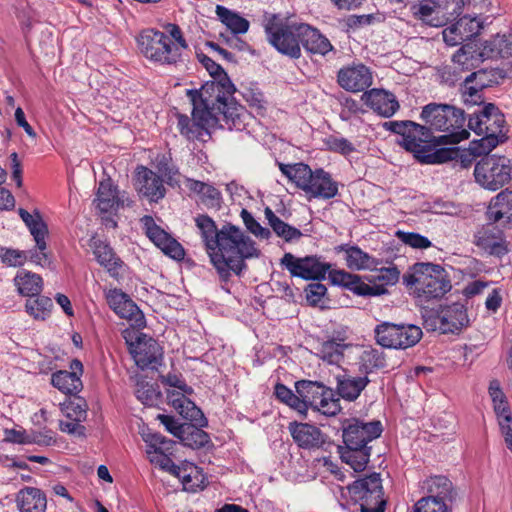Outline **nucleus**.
Segmentation results:
<instances>
[{
  "mask_svg": "<svg viewBox=\"0 0 512 512\" xmlns=\"http://www.w3.org/2000/svg\"><path fill=\"white\" fill-rule=\"evenodd\" d=\"M485 74V71L474 72L461 85L462 99L467 106L480 105L484 102L482 90L486 86L483 80Z\"/></svg>",
  "mask_w": 512,
  "mask_h": 512,
  "instance_id": "obj_33",
  "label": "nucleus"
},
{
  "mask_svg": "<svg viewBox=\"0 0 512 512\" xmlns=\"http://www.w3.org/2000/svg\"><path fill=\"white\" fill-rule=\"evenodd\" d=\"M162 383L177 390H167L168 403L182 416L183 419L194 421L200 426L207 425V419L196 404L188 398L193 393L181 375L168 373L162 378Z\"/></svg>",
  "mask_w": 512,
  "mask_h": 512,
  "instance_id": "obj_11",
  "label": "nucleus"
},
{
  "mask_svg": "<svg viewBox=\"0 0 512 512\" xmlns=\"http://www.w3.org/2000/svg\"><path fill=\"white\" fill-rule=\"evenodd\" d=\"M469 324L467 309L461 303L443 305L435 312L424 318V327L430 331H440L443 334L457 333Z\"/></svg>",
  "mask_w": 512,
  "mask_h": 512,
  "instance_id": "obj_17",
  "label": "nucleus"
},
{
  "mask_svg": "<svg viewBox=\"0 0 512 512\" xmlns=\"http://www.w3.org/2000/svg\"><path fill=\"white\" fill-rule=\"evenodd\" d=\"M468 126L476 134L483 136L480 152H489L505 138V117L492 103H488L479 113L469 118Z\"/></svg>",
  "mask_w": 512,
  "mask_h": 512,
  "instance_id": "obj_7",
  "label": "nucleus"
},
{
  "mask_svg": "<svg viewBox=\"0 0 512 512\" xmlns=\"http://www.w3.org/2000/svg\"><path fill=\"white\" fill-rule=\"evenodd\" d=\"M369 380L367 377L349 378L341 377L340 381L334 384V389L338 394L347 400H355L366 387Z\"/></svg>",
  "mask_w": 512,
  "mask_h": 512,
  "instance_id": "obj_45",
  "label": "nucleus"
},
{
  "mask_svg": "<svg viewBox=\"0 0 512 512\" xmlns=\"http://www.w3.org/2000/svg\"><path fill=\"white\" fill-rule=\"evenodd\" d=\"M105 299L110 309L120 318L131 321L137 327L144 325V314L130 296L121 289L105 290Z\"/></svg>",
  "mask_w": 512,
  "mask_h": 512,
  "instance_id": "obj_22",
  "label": "nucleus"
},
{
  "mask_svg": "<svg viewBox=\"0 0 512 512\" xmlns=\"http://www.w3.org/2000/svg\"><path fill=\"white\" fill-rule=\"evenodd\" d=\"M97 263L114 279L121 277L124 262L116 255L113 248L105 241L92 238L90 244Z\"/></svg>",
  "mask_w": 512,
  "mask_h": 512,
  "instance_id": "obj_26",
  "label": "nucleus"
},
{
  "mask_svg": "<svg viewBox=\"0 0 512 512\" xmlns=\"http://www.w3.org/2000/svg\"><path fill=\"white\" fill-rule=\"evenodd\" d=\"M351 499L361 512H385L386 500L379 473L360 478L348 487Z\"/></svg>",
  "mask_w": 512,
  "mask_h": 512,
  "instance_id": "obj_12",
  "label": "nucleus"
},
{
  "mask_svg": "<svg viewBox=\"0 0 512 512\" xmlns=\"http://www.w3.org/2000/svg\"><path fill=\"white\" fill-rule=\"evenodd\" d=\"M295 389L299 400L304 404V409H302L304 418H306L309 408L320 410L315 402L320 389V381L300 380L295 383Z\"/></svg>",
  "mask_w": 512,
  "mask_h": 512,
  "instance_id": "obj_43",
  "label": "nucleus"
},
{
  "mask_svg": "<svg viewBox=\"0 0 512 512\" xmlns=\"http://www.w3.org/2000/svg\"><path fill=\"white\" fill-rule=\"evenodd\" d=\"M274 394L277 400L287 405L294 411H296L302 418H304L303 401L299 400L298 394H295L290 388L282 383H277L274 388Z\"/></svg>",
  "mask_w": 512,
  "mask_h": 512,
  "instance_id": "obj_51",
  "label": "nucleus"
},
{
  "mask_svg": "<svg viewBox=\"0 0 512 512\" xmlns=\"http://www.w3.org/2000/svg\"><path fill=\"white\" fill-rule=\"evenodd\" d=\"M289 431L294 441L302 448L312 449L320 447V430L308 423L292 422Z\"/></svg>",
  "mask_w": 512,
  "mask_h": 512,
  "instance_id": "obj_35",
  "label": "nucleus"
},
{
  "mask_svg": "<svg viewBox=\"0 0 512 512\" xmlns=\"http://www.w3.org/2000/svg\"><path fill=\"white\" fill-rule=\"evenodd\" d=\"M384 127L398 134L399 139L397 142L405 150L414 153L418 159L424 153L426 143L431 142L433 139L430 128L409 120L385 122Z\"/></svg>",
  "mask_w": 512,
  "mask_h": 512,
  "instance_id": "obj_15",
  "label": "nucleus"
},
{
  "mask_svg": "<svg viewBox=\"0 0 512 512\" xmlns=\"http://www.w3.org/2000/svg\"><path fill=\"white\" fill-rule=\"evenodd\" d=\"M489 220L497 222L502 218H507V222L512 220V191L504 190L496 195L490 202L487 210Z\"/></svg>",
  "mask_w": 512,
  "mask_h": 512,
  "instance_id": "obj_38",
  "label": "nucleus"
},
{
  "mask_svg": "<svg viewBox=\"0 0 512 512\" xmlns=\"http://www.w3.org/2000/svg\"><path fill=\"white\" fill-rule=\"evenodd\" d=\"M129 351L137 367L142 370H154L162 364V347L155 339L145 334L138 336L135 343H130Z\"/></svg>",
  "mask_w": 512,
  "mask_h": 512,
  "instance_id": "obj_19",
  "label": "nucleus"
},
{
  "mask_svg": "<svg viewBox=\"0 0 512 512\" xmlns=\"http://www.w3.org/2000/svg\"><path fill=\"white\" fill-rule=\"evenodd\" d=\"M0 259L7 266L20 267L27 261V255L26 251L0 247Z\"/></svg>",
  "mask_w": 512,
  "mask_h": 512,
  "instance_id": "obj_54",
  "label": "nucleus"
},
{
  "mask_svg": "<svg viewBox=\"0 0 512 512\" xmlns=\"http://www.w3.org/2000/svg\"><path fill=\"white\" fill-rule=\"evenodd\" d=\"M136 42L141 54L153 63L159 65L179 63L177 48L172 47V40L162 31L153 28L142 30Z\"/></svg>",
  "mask_w": 512,
  "mask_h": 512,
  "instance_id": "obj_9",
  "label": "nucleus"
},
{
  "mask_svg": "<svg viewBox=\"0 0 512 512\" xmlns=\"http://www.w3.org/2000/svg\"><path fill=\"white\" fill-rule=\"evenodd\" d=\"M425 488L429 498L435 501H442L445 504L451 502L455 497L452 482L445 476L430 477L425 481Z\"/></svg>",
  "mask_w": 512,
  "mask_h": 512,
  "instance_id": "obj_36",
  "label": "nucleus"
},
{
  "mask_svg": "<svg viewBox=\"0 0 512 512\" xmlns=\"http://www.w3.org/2000/svg\"><path fill=\"white\" fill-rule=\"evenodd\" d=\"M359 359L361 367L366 373H371L386 366L384 353L376 348L367 347L362 351Z\"/></svg>",
  "mask_w": 512,
  "mask_h": 512,
  "instance_id": "obj_50",
  "label": "nucleus"
},
{
  "mask_svg": "<svg viewBox=\"0 0 512 512\" xmlns=\"http://www.w3.org/2000/svg\"><path fill=\"white\" fill-rule=\"evenodd\" d=\"M474 176L482 187L495 191L511 179L510 160L505 156L487 154L475 165Z\"/></svg>",
  "mask_w": 512,
  "mask_h": 512,
  "instance_id": "obj_13",
  "label": "nucleus"
},
{
  "mask_svg": "<svg viewBox=\"0 0 512 512\" xmlns=\"http://www.w3.org/2000/svg\"><path fill=\"white\" fill-rule=\"evenodd\" d=\"M70 368L72 371L60 370L54 372L51 376L52 385L69 396L78 394L83 387L80 379L83 371L81 361L77 359L72 360Z\"/></svg>",
  "mask_w": 512,
  "mask_h": 512,
  "instance_id": "obj_27",
  "label": "nucleus"
},
{
  "mask_svg": "<svg viewBox=\"0 0 512 512\" xmlns=\"http://www.w3.org/2000/svg\"><path fill=\"white\" fill-rule=\"evenodd\" d=\"M374 334L376 343L384 348L407 349L420 341L422 330L412 324L383 322L375 327Z\"/></svg>",
  "mask_w": 512,
  "mask_h": 512,
  "instance_id": "obj_14",
  "label": "nucleus"
},
{
  "mask_svg": "<svg viewBox=\"0 0 512 512\" xmlns=\"http://www.w3.org/2000/svg\"><path fill=\"white\" fill-rule=\"evenodd\" d=\"M173 455L174 454H158L155 456H149L147 458L152 465L159 467L161 470L174 476L177 472V469L179 468V465H176L173 462Z\"/></svg>",
  "mask_w": 512,
  "mask_h": 512,
  "instance_id": "obj_58",
  "label": "nucleus"
},
{
  "mask_svg": "<svg viewBox=\"0 0 512 512\" xmlns=\"http://www.w3.org/2000/svg\"><path fill=\"white\" fill-rule=\"evenodd\" d=\"M14 284L20 295L28 298L38 296L43 288V280L40 275L21 269L14 278Z\"/></svg>",
  "mask_w": 512,
  "mask_h": 512,
  "instance_id": "obj_37",
  "label": "nucleus"
},
{
  "mask_svg": "<svg viewBox=\"0 0 512 512\" xmlns=\"http://www.w3.org/2000/svg\"><path fill=\"white\" fill-rule=\"evenodd\" d=\"M280 170L305 192L308 199L320 196V169L312 171L307 164L296 163L293 165L280 164Z\"/></svg>",
  "mask_w": 512,
  "mask_h": 512,
  "instance_id": "obj_20",
  "label": "nucleus"
},
{
  "mask_svg": "<svg viewBox=\"0 0 512 512\" xmlns=\"http://www.w3.org/2000/svg\"><path fill=\"white\" fill-rule=\"evenodd\" d=\"M264 214L273 232L286 242H292L302 236V232L298 228L281 220L270 207L265 208Z\"/></svg>",
  "mask_w": 512,
  "mask_h": 512,
  "instance_id": "obj_42",
  "label": "nucleus"
},
{
  "mask_svg": "<svg viewBox=\"0 0 512 512\" xmlns=\"http://www.w3.org/2000/svg\"><path fill=\"white\" fill-rule=\"evenodd\" d=\"M346 331L341 330L322 343V389L326 388L332 393L334 384L346 377V370L341 366L344 360Z\"/></svg>",
  "mask_w": 512,
  "mask_h": 512,
  "instance_id": "obj_8",
  "label": "nucleus"
},
{
  "mask_svg": "<svg viewBox=\"0 0 512 512\" xmlns=\"http://www.w3.org/2000/svg\"><path fill=\"white\" fill-rule=\"evenodd\" d=\"M197 58L213 78L199 89H187L192 104L191 118L177 115V128L188 140H201L210 129L241 131L245 128L247 112L233 97L236 88L224 69L204 53Z\"/></svg>",
  "mask_w": 512,
  "mask_h": 512,
  "instance_id": "obj_1",
  "label": "nucleus"
},
{
  "mask_svg": "<svg viewBox=\"0 0 512 512\" xmlns=\"http://www.w3.org/2000/svg\"><path fill=\"white\" fill-rule=\"evenodd\" d=\"M421 120L432 130L448 132L437 139L439 144H457L466 140L470 132L464 129V111L449 104L429 103L422 108Z\"/></svg>",
  "mask_w": 512,
  "mask_h": 512,
  "instance_id": "obj_5",
  "label": "nucleus"
},
{
  "mask_svg": "<svg viewBox=\"0 0 512 512\" xmlns=\"http://www.w3.org/2000/svg\"><path fill=\"white\" fill-rule=\"evenodd\" d=\"M192 424L185 426V433L180 436V440L186 445L193 449L201 448L206 446L210 442L209 435L200 429V425L194 421H190Z\"/></svg>",
  "mask_w": 512,
  "mask_h": 512,
  "instance_id": "obj_49",
  "label": "nucleus"
},
{
  "mask_svg": "<svg viewBox=\"0 0 512 512\" xmlns=\"http://www.w3.org/2000/svg\"><path fill=\"white\" fill-rule=\"evenodd\" d=\"M324 143L329 150L339 152L344 155H348L354 151L353 145L345 138L329 136L325 139Z\"/></svg>",
  "mask_w": 512,
  "mask_h": 512,
  "instance_id": "obj_60",
  "label": "nucleus"
},
{
  "mask_svg": "<svg viewBox=\"0 0 512 512\" xmlns=\"http://www.w3.org/2000/svg\"><path fill=\"white\" fill-rule=\"evenodd\" d=\"M461 25L462 19L456 24L443 30V40L447 45L456 46L464 39L462 33L460 32Z\"/></svg>",
  "mask_w": 512,
  "mask_h": 512,
  "instance_id": "obj_64",
  "label": "nucleus"
},
{
  "mask_svg": "<svg viewBox=\"0 0 512 512\" xmlns=\"http://www.w3.org/2000/svg\"><path fill=\"white\" fill-rule=\"evenodd\" d=\"M413 512H448V510L447 504L442 501L421 498L415 503Z\"/></svg>",
  "mask_w": 512,
  "mask_h": 512,
  "instance_id": "obj_59",
  "label": "nucleus"
},
{
  "mask_svg": "<svg viewBox=\"0 0 512 512\" xmlns=\"http://www.w3.org/2000/svg\"><path fill=\"white\" fill-rule=\"evenodd\" d=\"M141 222L145 229L148 238L159 248L161 251L170 258L181 261L185 257V251L182 245L175 240L170 234L158 226L153 217L145 215Z\"/></svg>",
  "mask_w": 512,
  "mask_h": 512,
  "instance_id": "obj_21",
  "label": "nucleus"
},
{
  "mask_svg": "<svg viewBox=\"0 0 512 512\" xmlns=\"http://www.w3.org/2000/svg\"><path fill=\"white\" fill-rule=\"evenodd\" d=\"M95 201L102 213L110 212L118 206L117 189L110 179L99 183Z\"/></svg>",
  "mask_w": 512,
  "mask_h": 512,
  "instance_id": "obj_44",
  "label": "nucleus"
},
{
  "mask_svg": "<svg viewBox=\"0 0 512 512\" xmlns=\"http://www.w3.org/2000/svg\"><path fill=\"white\" fill-rule=\"evenodd\" d=\"M328 279L333 285L349 289L358 296H373L379 294L374 287L363 282L359 275L351 274L344 270L329 271Z\"/></svg>",
  "mask_w": 512,
  "mask_h": 512,
  "instance_id": "obj_29",
  "label": "nucleus"
},
{
  "mask_svg": "<svg viewBox=\"0 0 512 512\" xmlns=\"http://www.w3.org/2000/svg\"><path fill=\"white\" fill-rule=\"evenodd\" d=\"M396 235L402 243L415 249H427L432 246L427 237L418 233L398 231Z\"/></svg>",
  "mask_w": 512,
  "mask_h": 512,
  "instance_id": "obj_55",
  "label": "nucleus"
},
{
  "mask_svg": "<svg viewBox=\"0 0 512 512\" xmlns=\"http://www.w3.org/2000/svg\"><path fill=\"white\" fill-rule=\"evenodd\" d=\"M460 156L459 147L438 148L431 152H426L420 156V161L427 164H441L452 160H458Z\"/></svg>",
  "mask_w": 512,
  "mask_h": 512,
  "instance_id": "obj_52",
  "label": "nucleus"
},
{
  "mask_svg": "<svg viewBox=\"0 0 512 512\" xmlns=\"http://www.w3.org/2000/svg\"><path fill=\"white\" fill-rule=\"evenodd\" d=\"M185 186L190 192L199 196L200 202L206 208L220 209L222 194L215 186L192 178H186Z\"/></svg>",
  "mask_w": 512,
  "mask_h": 512,
  "instance_id": "obj_32",
  "label": "nucleus"
},
{
  "mask_svg": "<svg viewBox=\"0 0 512 512\" xmlns=\"http://www.w3.org/2000/svg\"><path fill=\"white\" fill-rule=\"evenodd\" d=\"M218 19L234 35L244 34L249 29V21L242 17L238 12L233 11L223 5H217L215 9Z\"/></svg>",
  "mask_w": 512,
  "mask_h": 512,
  "instance_id": "obj_40",
  "label": "nucleus"
},
{
  "mask_svg": "<svg viewBox=\"0 0 512 512\" xmlns=\"http://www.w3.org/2000/svg\"><path fill=\"white\" fill-rule=\"evenodd\" d=\"M52 308L53 302L51 298L40 294L35 296V298L27 299L25 304L26 312L35 320H46L50 316Z\"/></svg>",
  "mask_w": 512,
  "mask_h": 512,
  "instance_id": "obj_48",
  "label": "nucleus"
},
{
  "mask_svg": "<svg viewBox=\"0 0 512 512\" xmlns=\"http://www.w3.org/2000/svg\"><path fill=\"white\" fill-rule=\"evenodd\" d=\"M364 103L374 112L383 116L391 117L399 109L396 97L383 89H371L362 95Z\"/></svg>",
  "mask_w": 512,
  "mask_h": 512,
  "instance_id": "obj_28",
  "label": "nucleus"
},
{
  "mask_svg": "<svg viewBox=\"0 0 512 512\" xmlns=\"http://www.w3.org/2000/svg\"><path fill=\"white\" fill-rule=\"evenodd\" d=\"M281 265L293 277L304 280H320V259L316 256L297 258L291 253H285L281 258Z\"/></svg>",
  "mask_w": 512,
  "mask_h": 512,
  "instance_id": "obj_25",
  "label": "nucleus"
},
{
  "mask_svg": "<svg viewBox=\"0 0 512 512\" xmlns=\"http://www.w3.org/2000/svg\"><path fill=\"white\" fill-rule=\"evenodd\" d=\"M339 250L345 252L346 265L352 270L373 269L377 265V260L358 246L341 245Z\"/></svg>",
  "mask_w": 512,
  "mask_h": 512,
  "instance_id": "obj_39",
  "label": "nucleus"
},
{
  "mask_svg": "<svg viewBox=\"0 0 512 512\" xmlns=\"http://www.w3.org/2000/svg\"><path fill=\"white\" fill-rule=\"evenodd\" d=\"M482 60L501 59L502 66L495 68L501 78H512V34H497L484 41L479 49Z\"/></svg>",
  "mask_w": 512,
  "mask_h": 512,
  "instance_id": "obj_18",
  "label": "nucleus"
},
{
  "mask_svg": "<svg viewBox=\"0 0 512 512\" xmlns=\"http://www.w3.org/2000/svg\"><path fill=\"white\" fill-rule=\"evenodd\" d=\"M215 250L210 252V260L222 281L230 279L231 272L241 276L247 269L246 260L258 258L260 250L256 243L241 228L227 223L220 228Z\"/></svg>",
  "mask_w": 512,
  "mask_h": 512,
  "instance_id": "obj_2",
  "label": "nucleus"
},
{
  "mask_svg": "<svg viewBox=\"0 0 512 512\" xmlns=\"http://www.w3.org/2000/svg\"><path fill=\"white\" fill-rule=\"evenodd\" d=\"M18 214L35 241V247L26 251L27 260L42 267L49 266L51 260L47 252L46 241L49 231L40 212L35 210L34 213L31 214L27 210L19 208Z\"/></svg>",
  "mask_w": 512,
  "mask_h": 512,
  "instance_id": "obj_16",
  "label": "nucleus"
},
{
  "mask_svg": "<svg viewBox=\"0 0 512 512\" xmlns=\"http://www.w3.org/2000/svg\"><path fill=\"white\" fill-rule=\"evenodd\" d=\"M240 217L246 227V229L259 239L268 240L272 233L271 231L263 227L247 209H242Z\"/></svg>",
  "mask_w": 512,
  "mask_h": 512,
  "instance_id": "obj_53",
  "label": "nucleus"
},
{
  "mask_svg": "<svg viewBox=\"0 0 512 512\" xmlns=\"http://www.w3.org/2000/svg\"><path fill=\"white\" fill-rule=\"evenodd\" d=\"M142 438L146 443L147 457L158 454H174L175 441L166 439L159 433L143 434Z\"/></svg>",
  "mask_w": 512,
  "mask_h": 512,
  "instance_id": "obj_46",
  "label": "nucleus"
},
{
  "mask_svg": "<svg viewBox=\"0 0 512 512\" xmlns=\"http://www.w3.org/2000/svg\"><path fill=\"white\" fill-rule=\"evenodd\" d=\"M82 422L83 421L70 420V419H68L66 421L60 420L59 421V429H60V431L70 434V435H74V436H78V437H85L86 428H85V426H83L81 424Z\"/></svg>",
  "mask_w": 512,
  "mask_h": 512,
  "instance_id": "obj_63",
  "label": "nucleus"
},
{
  "mask_svg": "<svg viewBox=\"0 0 512 512\" xmlns=\"http://www.w3.org/2000/svg\"><path fill=\"white\" fill-rule=\"evenodd\" d=\"M166 30L167 33L169 34V38L175 41V43L172 42V47L177 48L179 54V62H182L183 52L188 49V43L185 40L183 33L177 24L169 23L166 26Z\"/></svg>",
  "mask_w": 512,
  "mask_h": 512,
  "instance_id": "obj_56",
  "label": "nucleus"
},
{
  "mask_svg": "<svg viewBox=\"0 0 512 512\" xmlns=\"http://www.w3.org/2000/svg\"><path fill=\"white\" fill-rule=\"evenodd\" d=\"M20 512H46L45 493L36 487H24L18 491L15 499Z\"/></svg>",
  "mask_w": 512,
  "mask_h": 512,
  "instance_id": "obj_31",
  "label": "nucleus"
},
{
  "mask_svg": "<svg viewBox=\"0 0 512 512\" xmlns=\"http://www.w3.org/2000/svg\"><path fill=\"white\" fill-rule=\"evenodd\" d=\"M403 281L418 298L425 300L441 298L451 289L444 268L429 262L415 263L404 274Z\"/></svg>",
  "mask_w": 512,
  "mask_h": 512,
  "instance_id": "obj_6",
  "label": "nucleus"
},
{
  "mask_svg": "<svg viewBox=\"0 0 512 512\" xmlns=\"http://www.w3.org/2000/svg\"><path fill=\"white\" fill-rule=\"evenodd\" d=\"M195 224L200 231L201 238L205 244L208 255L215 250L219 239L220 229H217L215 221L206 214L198 215Z\"/></svg>",
  "mask_w": 512,
  "mask_h": 512,
  "instance_id": "obj_41",
  "label": "nucleus"
},
{
  "mask_svg": "<svg viewBox=\"0 0 512 512\" xmlns=\"http://www.w3.org/2000/svg\"><path fill=\"white\" fill-rule=\"evenodd\" d=\"M62 413L70 420L85 421L88 405L84 398L71 395L60 404Z\"/></svg>",
  "mask_w": 512,
  "mask_h": 512,
  "instance_id": "obj_47",
  "label": "nucleus"
},
{
  "mask_svg": "<svg viewBox=\"0 0 512 512\" xmlns=\"http://www.w3.org/2000/svg\"><path fill=\"white\" fill-rule=\"evenodd\" d=\"M245 101L254 108L262 109L265 107L266 101L264 94L257 86L244 87L242 91Z\"/></svg>",
  "mask_w": 512,
  "mask_h": 512,
  "instance_id": "obj_57",
  "label": "nucleus"
},
{
  "mask_svg": "<svg viewBox=\"0 0 512 512\" xmlns=\"http://www.w3.org/2000/svg\"><path fill=\"white\" fill-rule=\"evenodd\" d=\"M4 440L14 444H33L36 438L30 436L25 430L5 429Z\"/></svg>",
  "mask_w": 512,
  "mask_h": 512,
  "instance_id": "obj_62",
  "label": "nucleus"
},
{
  "mask_svg": "<svg viewBox=\"0 0 512 512\" xmlns=\"http://www.w3.org/2000/svg\"><path fill=\"white\" fill-rule=\"evenodd\" d=\"M136 189L141 196L147 198L150 202H158L166 194L162 178L142 165L136 169Z\"/></svg>",
  "mask_w": 512,
  "mask_h": 512,
  "instance_id": "obj_24",
  "label": "nucleus"
},
{
  "mask_svg": "<svg viewBox=\"0 0 512 512\" xmlns=\"http://www.w3.org/2000/svg\"><path fill=\"white\" fill-rule=\"evenodd\" d=\"M337 81L346 91L365 92L373 83V73L362 63H352L338 71Z\"/></svg>",
  "mask_w": 512,
  "mask_h": 512,
  "instance_id": "obj_23",
  "label": "nucleus"
},
{
  "mask_svg": "<svg viewBox=\"0 0 512 512\" xmlns=\"http://www.w3.org/2000/svg\"><path fill=\"white\" fill-rule=\"evenodd\" d=\"M463 0H422L409 7L412 16L432 27H441L458 18Z\"/></svg>",
  "mask_w": 512,
  "mask_h": 512,
  "instance_id": "obj_10",
  "label": "nucleus"
},
{
  "mask_svg": "<svg viewBox=\"0 0 512 512\" xmlns=\"http://www.w3.org/2000/svg\"><path fill=\"white\" fill-rule=\"evenodd\" d=\"M174 476L181 481L183 489L187 492H197L205 486L202 470L192 462L181 463Z\"/></svg>",
  "mask_w": 512,
  "mask_h": 512,
  "instance_id": "obj_34",
  "label": "nucleus"
},
{
  "mask_svg": "<svg viewBox=\"0 0 512 512\" xmlns=\"http://www.w3.org/2000/svg\"><path fill=\"white\" fill-rule=\"evenodd\" d=\"M475 244L491 255L501 256L507 252L501 230L488 224L475 235Z\"/></svg>",
  "mask_w": 512,
  "mask_h": 512,
  "instance_id": "obj_30",
  "label": "nucleus"
},
{
  "mask_svg": "<svg viewBox=\"0 0 512 512\" xmlns=\"http://www.w3.org/2000/svg\"><path fill=\"white\" fill-rule=\"evenodd\" d=\"M157 419L163 424L168 432L177 438L185 433L186 424H181L171 415L159 414Z\"/></svg>",
  "mask_w": 512,
  "mask_h": 512,
  "instance_id": "obj_61",
  "label": "nucleus"
},
{
  "mask_svg": "<svg viewBox=\"0 0 512 512\" xmlns=\"http://www.w3.org/2000/svg\"><path fill=\"white\" fill-rule=\"evenodd\" d=\"M268 42L281 54L292 59L301 56V46L309 54L320 53V33L305 23H288L278 15L265 19Z\"/></svg>",
  "mask_w": 512,
  "mask_h": 512,
  "instance_id": "obj_3",
  "label": "nucleus"
},
{
  "mask_svg": "<svg viewBox=\"0 0 512 512\" xmlns=\"http://www.w3.org/2000/svg\"><path fill=\"white\" fill-rule=\"evenodd\" d=\"M382 433L379 421L363 422L359 419L346 420L343 425V441L346 449L341 452L343 462L355 472L365 470L371 455L368 444Z\"/></svg>",
  "mask_w": 512,
  "mask_h": 512,
  "instance_id": "obj_4",
  "label": "nucleus"
}]
</instances>
